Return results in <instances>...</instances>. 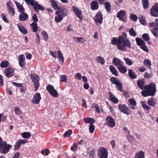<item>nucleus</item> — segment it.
Returning a JSON list of instances; mask_svg holds the SVG:
<instances>
[{
  "instance_id": "obj_29",
  "label": "nucleus",
  "mask_w": 158,
  "mask_h": 158,
  "mask_svg": "<svg viewBox=\"0 0 158 158\" xmlns=\"http://www.w3.org/2000/svg\"><path fill=\"white\" fill-rule=\"evenodd\" d=\"M144 84V81L142 80H138L137 81V85L139 88L141 89H144L145 86H144L143 85Z\"/></svg>"
},
{
  "instance_id": "obj_2",
  "label": "nucleus",
  "mask_w": 158,
  "mask_h": 158,
  "mask_svg": "<svg viewBox=\"0 0 158 158\" xmlns=\"http://www.w3.org/2000/svg\"><path fill=\"white\" fill-rule=\"evenodd\" d=\"M144 89L145 90L142 91L141 93L143 96L145 97L153 96L156 92V85L153 83H150L149 85L145 86Z\"/></svg>"
},
{
  "instance_id": "obj_57",
  "label": "nucleus",
  "mask_w": 158,
  "mask_h": 158,
  "mask_svg": "<svg viewBox=\"0 0 158 158\" xmlns=\"http://www.w3.org/2000/svg\"><path fill=\"white\" fill-rule=\"evenodd\" d=\"M7 9L8 10L9 13L12 16H13L15 14V11L14 9L12 7Z\"/></svg>"
},
{
  "instance_id": "obj_46",
  "label": "nucleus",
  "mask_w": 158,
  "mask_h": 158,
  "mask_svg": "<svg viewBox=\"0 0 158 158\" xmlns=\"http://www.w3.org/2000/svg\"><path fill=\"white\" fill-rule=\"evenodd\" d=\"M129 32L130 35L132 36L135 37L137 35L136 32L132 28H131L129 30Z\"/></svg>"
},
{
  "instance_id": "obj_20",
  "label": "nucleus",
  "mask_w": 158,
  "mask_h": 158,
  "mask_svg": "<svg viewBox=\"0 0 158 158\" xmlns=\"http://www.w3.org/2000/svg\"><path fill=\"white\" fill-rule=\"evenodd\" d=\"M28 15L23 12L19 15V19L20 21H25L28 19Z\"/></svg>"
},
{
  "instance_id": "obj_48",
  "label": "nucleus",
  "mask_w": 158,
  "mask_h": 158,
  "mask_svg": "<svg viewBox=\"0 0 158 158\" xmlns=\"http://www.w3.org/2000/svg\"><path fill=\"white\" fill-rule=\"evenodd\" d=\"M130 19L134 22H136L137 20V17L134 14H131L130 15Z\"/></svg>"
},
{
  "instance_id": "obj_21",
  "label": "nucleus",
  "mask_w": 158,
  "mask_h": 158,
  "mask_svg": "<svg viewBox=\"0 0 158 158\" xmlns=\"http://www.w3.org/2000/svg\"><path fill=\"white\" fill-rule=\"evenodd\" d=\"M17 25L19 30L22 33L24 34H26L27 33V30L23 25H21L20 23L18 24Z\"/></svg>"
},
{
  "instance_id": "obj_11",
  "label": "nucleus",
  "mask_w": 158,
  "mask_h": 158,
  "mask_svg": "<svg viewBox=\"0 0 158 158\" xmlns=\"http://www.w3.org/2000/svg\"><path fill=\"white\" fill-rule=\"evenodd\" d=\"M118 107L122 112L127 115H129L131 114V112L129 110L128 108L125 104L119 105Z\"/></svg>"
},
{
  "instance_id": "obj_3",
  "label": "nucleus",
  "mask_w": 158,
  "mask_h": 158,
  "mask_svg": "<svg viewBox=\"0 0 158 158\" xmlns=\"http://www.w3.org/2000/svg\"><path fill=\"white\" fill-rule=\"evenodd\" d=\"M68 12V10L66 8L60 7L55 13V14L57 15L55 18V21L57 23L60 22L64 18L67 16Z\"/></svg>"
},
{
  "instance_id": "obj_33",
  "label": "nucleus",
  "mask_w": 158,
  "mask_h": 158,
  "mask_svg": "<svg viewBox=\"0 0 158 158\" xmlns=\"http://www.w3.org/2000/svg\"><path fill=\"white\" fill-rule=\"evenodd\" d=\"M84 121L86 123H89L90 124H93L95 122L94 118H85L84 119Z\"/></svg>"
},
{
  "instance_id": "obj_6",
  "label": "nucleus",
  "mask_w": 158,
  "mask_h": 158,
  "mask_svg": "<svg viewBox=\"0 0 158 158\" xmlns=\"http://www.w3.org/2000/svg\"><path fill=\"white\" fill-rule=\"evenodd\" d=\"M30 76L32 81L33 83L35 88L34 90L35 91H37L40 86L39 77L38 76L36 75L31 74Z\"/></svg>"
},
{
  "instance_id": "obj_1",
  "label": "nucleus",
  "mask_w": 158,
  "mask_h": 158,
  "mask_svg": "<svg viewBox=\"0 0 158 158\" xmlns=\"http://www.w3.org/2000/svg\"><path fill=\"white\" fill-rule=\"evenodd\" d=\"M111 43L113 45H117V48L121 51L126 50V47L129 48H131V44L129 40L122 36H119L118 38H113Z\"/></svg>"
},
{
  "instance_id": "obj_22",
  "label": "nucleus",
  "mask_w": 158,
  "mask_h": 158,
  "mask_svg": "<svg viewBox=\"0 0 158 158\" xmlns=\"http://www.w3.org/2000/svg\"><path fill=\"white\" fill-rule=\"evenodd\" d=\"M112 63L115 66H120L123 63L117 57H115L113 59Z\"/></svg>"
},
{
  "instance_id": "obj_31",
  "label": "nucleus",
  "mask_w": 158,
  "mask_h": 158,
  "mask_svg": "<svg viewBox=\"0 0 158 158\" xmlns=\"http://www.w3.org/2000/svg\"><path fill=\"white\" fill-rule=\"evenodd\" d=\"M109 69L111 73L115 76H118V72L114 67L112 65H110L109 67Z\"/></svg>"
},
{
  "instance_id": "obj_23",
  "label": "nucleus",
  "mask_w": 158,
  "mask_h": 158,
  "mask_svg": "<svg viewBox=\"0 0 158 158\" xmlns=\"http://www.w3.org/2000/svg\"><path fill=\"white\" fill-rule=\"evenodd\" d=\"M108 94L110 96V100L114 103H117L118 102V100L111 92H108Z\"/></svg>"
},
{
  "instance_id": "obj_49",
  "label": "nucleus",
  "mask_w": 158,
  "mask_h": 158,
  "mask_svg": "<svg viewBox=\"0 0 158 158\" xmlns=\"http://www.w3.org/2000/svg\"><path fill=\"white\" fill-rule=\"evenodd\" d=\"M141 104L142 107L145 109L147 110L151 109V108L147 105L144 102H142Z\"/></svg>"
},
{
  "instance_id": "obj_35",
  "label": "nucleus",
  "mask_w": 158,
  "mask_h": 158,
  "mask_svg": "<svg viewBox=\"0 0 158 158\" xmlns=\"http://www.w3.org/2000/svg\"><path fill=\"white\" fill-rule=\"evenodd\" d=\"M142 3L144 9H147L148 8L149 6L148 0H142Z\"/></svg>"
},
{
  "instance_id": "obj_41",
  "label": "nucleus",
  "mask_w": 158,
  "mask_h": 158,
  "mask_svg": "<svg viewBox=\"0 0 158 158\" xmlns=\"http://www.w3.org/2000/svg\"><path fill=\"white\" fill-rule=\"evenodd\" d=\"M73 39L75 41L78 42L84 43L85 41V40L83 37H73Z\"/></svg>"
},
{
  "instance_id": "obj_40",
  "label": "nucleus",
  "mask_w": 158,
  "mask_h": 158,
  "mask_svg": "<svg viewBox=\"0 0 158 158\" xmlns=\"http://www.w3.org/2000/svg\"><path fill=\"white\" fill-rule=\"evenodd\" d=\"M58 58L61 63L63 64L64 62V58L63 55L60 50H58L57 52Z\"/></svg>"
},
{
  "instance_id": "obj_27",
  "label": "nucleus",
  "mask_w": 158,
  "mask_h": 158,
  "mask_svg": "<svg viewBox=\"0 0 158 158\" xmlns=\"http://www.w3.org/2000/svg\"><path fill=\"white\" fill-rule=\"evenodd\" d=\"M118 69L122 73H125L127 72L126 68L123 65V64L120 66L117 67Z\"/></svg>"
},
{
  "instance_id": "obj_60",
  "label": "nucleus",
  "mask_w": 158,
  "mask_h": 158,
  "mask_svg": "<svg viewBox=\"0 0 158 158\" xmlns=\"http://www.w3.org/2000/svg\"><path fill=\"white\" fill-rule=\"evenodd\" d=\"M32 20L34 21L33 23H36L38 21V19L36 15L35 14H33V16H32Z\"/></svg>"
},
{
  "instance_id": "obj_54",
  "label": "nucleus",
  "mask_w": 158,
  "mask_h": 158,
  "mask_svg": "<svg viewBox=\"0 0 158 158\" xmlns=\"http://www.w3.org/2000/svg\"><path fill=\"white\" fill-rule=\"evenodd\" d=\"M139 19L140 23L143 25L146 24L145 20V18L143 16L141 17H139Z\"/></svg>"
},
{
  "instance_id": "obj_47",
  "label": "nucleus",
  "mask_w": 158,
  "mask_h": 158,
  "mask_svg": "<svg viewBox=\"0 0 158 158\" xmlns=\"http://www.w3.org/2000/svg\"><path fill=\"white\" fill-rule=\"evenodd\" d=\"M105 9L106 10V11L107 12L110 13V4L108 2H107L105 3Z\"/></svg>"
},
{
  "instance_id": "obj_8",
  "label": "nucleus",
  "mask_w": 158,
  "mask_h": 158,
  "mask_svg": "<svg viewBox=\"0 0 158 158\" xmlns=\"http://www.w3.org/2000/svg\"><path fill=\"white\" fill-rule=\"evenodd\" d=\"M135 40L137 44L140 47V48L146 52H147L148 51V49L143 41L138 38H136Z\"/></svg>"
},
{
  "instance_id": "obj_14",
  "label": "nucleus",
  "mask_w": 158,
  "mask_h": 158,
  "mask_svg": "<svg viewBox=\"0 0 158 158\" xmlns=\"http://www.w3.org/2000/svg\"><path fill=\"white\" fill-rule=\"evenodd\" d=\"M107 125L111 127H113L115 126V121L114 119L111 116H108L106 118Z\"/></svg>"
},
{
  "instance_id": "obj_43",
  "label": "nucleus",
  "mask_w": 158,
  "mask_h": 158,
  "mask_svg": "<svg viewBox=\"0 0 158 158\" xmlns=\"http://www.w3.org/2000/svg\"><path fill=\"white\" fill-rule=\"evenodd\" d=\"M129 106H136V102L135 100L133 98H130L128 100Z\"/></svg>"
},
{
  "instance_id": "obj_10",
  "label": "nucleus",
  "mask_w": 158,
  "mask_h": 158,
  "mask_svg": "<svg viewBox=\"0 0 158 158\" xmlns=\"http://www.w3.org/2000/svg\"><path fill=\"white\" fill-rule=\"evenodd\" d=\"M98 155L100 158H107L108 152L104 148H101L98 151Z\"/></svg>"
},
{
  "instance_id": "obj_16",
  "label": "nucleus",
  "mask_w": 158,
  "mask_h": 158,
  "mask_svg": "<svg viewBox=\"0 0 158 158\" xmlns=\"http://www.w3.org/2000/svg\"><path fill=\"white\" fill-rule=\"evenodd\" d=\"M73 12L75 13L77 16L80 19H82V16L81 11L77 7L75 6H73L72 7Z\"/></svg>"
},
{
  "instance_id": "obj_5",
  "label": "nucleus",
  "mask_w": 158,
  "mask_h": 158,
  "mask_svg": "<svg viewBox=\"0 0 158 158\" xmlns=\"http://www.w3.org/2000/svg\"><path fill=\"white\" fill-rule=\"evenodd\" d=\"M12 146L10 144H7L6 142L3 141L1 138L0 137V152L3 154L7 153L9 149Z\"/></svg>"
},
{
  "instance_id": "obj_51",
  "label": "nucleus",
  "mask_w": 158,
  "mask_h": 158,
  "mask_svg": "<svg viewBox=\"0 0 158 158\" xmlns=\"http://www.w3.org/2000/svg\"><path fill=\"white\" fill-rule=\"evenodd\" d=\"M60 80L63 82H66L67 81V77L65 75H60Z\"/></svg>"
},
{
  "instance_id": "obj_32",
  "label": "nucleus",
  "mask_w": 158,
  "mask_h": 158,
  "mask_svg": "<svg viewBox=\"0 0 158 158\" xmlns=\"http://www.w3.org/2000/svg\"><path fill=\"white\" fill-rule=\"evenodd\" d=\"M151 31L154 36L158 37V27H155L151 29Z\"/></svg>"
},
{
  "instance_id": "obj_59",
  "label": "nucleus",
  "mask_w": 158,
  "mask_h": 158,
  "mask_svg": "<svg viewBox=\"0 0 158 158\" xmlns=\"http://www.w3.org/2000/svg\"><path fill=\"white\" fill-rule=\"evenodd\" d=\"M92 107L93 108H95V109L98 113H100V109L98 105L97 104H94L92 106Z\"/></svg>"
},
{
  "instance_id": "obj_50",
  "label": "nucleus",
  "mask_w": 158,
  "mask_h": 158,
  "mask_svg": "<svg viewBox=\"0 0 158 158\" xmlns=\"http://www.w3.org/2000/svg\"><path fill=\"white\" fill-rule=\"evenodd\" d=\"M41 35L43 37L44 40L45 41H47L48 38V35L47 33L45 31H43L41 33Z\"/></svg>"
},
{
  "instance_id": "obj_58",
  "label": "nucleus",
  "mask_w": 158,
  "mask_h": 158,
  "mask_svg": "<svg viewBox=\"0 0 158 158\" xmlns=\"http://www.w3.org/2000/svg\"><path fill=\"white\" fill-rule=\"evenodd\" d=\"M123 130L125 132V133L127 134V135L128 136V137L132 138V136L131 135H130V132L129 131V130L126 127H125L123 128Z\"/></svg>"
},
{
  "instance_id": "obj_18",
  "label": "nucleus",
  "mask_w": 158,
  "mask_h": 158,
  "mask_svg": "<svg viewBox=\"0 0 158 158\" xmlns=\"http://www.w3.org/2000/svg\"><path fill=\"white\" fill-rule=\"evenodd\" d=\"M41 99V97L40 93H36L34 95L32 102L34 104H39Z\"/></svg>"
},
{
  "instance_id": "obj_36",
  "label": "nucleus",
  "mask_w": 158,
  "mask_h": 158,
  "mask_svg": "<svg viewBox=\"0 0 158 158\" xmlns=\"http://www.w3.org/2000/svg\"><path fill=\"white\" fill-rule=\"evenodd\" d=\"M143 64L145 66L148 67L149 69L150 68L151 65V61L148 59H145L143 62Z\"/></svg>"
},
{
  "instance_id": "obj_28",
  "label": "nucleus",
  "mask_w": 158,
  "mask_h": 158,
  "mask_svg": "<svg viewBox=\"0 0 158 158\" xmlns=\"http://www.w3.org/2000/svg\"><path fill=\"white\" fill-rule=\"evenodd\" d=\"M15 3L19 12L22 13L24 12V9L22 5L16 2H15Z\"/></svg>"
},
{
  "instance_id": "obj_13",
  "label": "nucleus",
  "mask_w": 158,
  "mask_h": 158,
  "mask_svg": "<svg viewBox=\"0 0 158 158\" xmlns=\"http://www.w3.org/2000/svg\"><path fill=\"white\" fill-rule=\"evenodd\" d=\"M4 73L6 77H11L14 74V69L11 67L6 69H5Z\"/></svg>"
},
{
  "instance_id": "obj_24",
  "label": "nucleus",
  "mask_w": 158,
  "mask_h": 158,
  "mask_svg": "<svg viewBox=\"0 0 158 158\" xmlns=\"http://www.w3.org/2000/svg\"><path fill=\"white\" fill-rule=\"evenodd\" d=\"M91 8L93 10H96L98 8V4L96 1H93L90 4Z\"/></svg>"
},
{
  "instance_id": "obj_37",
  "label": "nucleus",
  "mask_w": 158,
  "mask_h": 158,
  "mask_svg": "<svg viewBox=\"0 0 158 158\" xmlns=\"http://www.w3.org/2000/svg\"><path fill=\"white\" fill-rule=\"evenodd\" d=\"M97 62L102 64H104L105 63V61L103 58L100 56H98L96 59Z\"/></svg>"
},
{
  "instance_id": "obj_53",
  "label": "nucleus",
  "mask_w": 158,
  "mask_h": 158,
  "mask_svg": "<svg viewBox=\"0 0 158 158\" xmlns=\"http://www.w3.org/2000/svg\"><path fill=\"white\" fill-rule=\"evenodd\" d=\"M72 131L71 130H69L66 131L64 135V137H69L72 134Z\"/></svg>"
},
{
  "instance_id": "obj_45",
  "label": "nucleus",
  "mask_w": 158,
  "mask_h": 158,
  "mask_svg": "<svg viewBox=\"0 0 158 158\" xmlns=\"http://www.w3.org/2000/svg\"><path fill=\"white\" fill-rule=\"evenodd\" d=\"M23 137L25 139H28L30 137L31 134L28 132H24L21 134Z\"/></svg>"
},
{
  "instance_id": "obj_63",
  "label": "nucleus",
  "mask_w": 158,
  "mask_h": 158,
  "mask_svg": "<svg viewBox=\"0 0 158 158\" xmlns=\"http://www.w3.org/2000/svg\"><path fill=\"white\" fill-rule=\"evenodd\" d=\"M1 17L3 20L6 23H8V21L7 19L6 15L3 14H2L1 15Z\"/></svg>"
},
{
  "instance_id": "obj_19",
  "label": "nucleus",
  "mask_w": 158,
  "mask_h": 158,
  "mask_svg": "<svg viewBox=\"0 0 158 158\" xmlns=\"http://www.w3.org/2000/svg\"><path fill=\"white\" fill-rule=\"evenodd\" d=\"M19 66L22 68L24 66L25 64V59L23 54L20 55L19 56Z\"/></svg>"
},
{
  "instance_id": "obj_44",
  "label": "nucleus",
  "mask_w": 158,
  "mask_h": 158,
  "mask_svg": "<svg viewBox=\"0 0 158 158\" xmlns=\"http://www.w3.org/2000/svg\"><path fill=\"white\" fill-rule=\"evenodd\" d=\"M126 64L129 66H131L133 64L132 60L128 58L124 57L123 58Z\"/></svg>"
},
{
  "instance_id": "obj_56",
  "label": "nucleus",
  "mask_w": 158,
  "mask_h": 158,
  "mask_svg": "<svg viewBox=\"0 0 158 158\" xmlns=\"http://www.w3.org/2000/svg\"><path fill=\"white\" fill-rule=\"evenodd\" d=\"M82 77L81 74L80 73H76L74 75V78L76 79H78L79 80H81Z\"/></svg>"
},
{
  "instance_id": "obj_12",
  "label": "nucleus",
  "mask_w": 158,
  "mask_h": 158,
  "mask_svg": "<svg viewBox=\"0 0 158 158\" xmlns=\"http://www.w3.org/2000/svg\"><path fill=\"white\" fill-rule=\"evenodd\" d=\"M150 14L152 16L158 17V3H156L152 6L150 10Z\"/></svg>"
},
{
  "instance_id": "obj_52",
  "label": "nucleus",
  "mask_w": 158,
  "mask_h": 158,
  "mask_svg": "<svg viewBox=\"0 0 158 158\" xmlns=\"http://www.w3.org/2000/svg\"><path fill=\"white\" fill-rule=\"evenodd\" d=\"M142 38L146 41H148L150 39V37L149 35L147 33H144L143 34Z\"/></svg>"
},
{
  "instance_id": "obj_7",
  "label": "nucleus",
  "mask_w": 158,
  "mask_h": 158,
  "mask_svg": "<svg viewBox=\"0 0 158 158\" xmlns=\"http://www.w3.org/2000/svg\"><path fill=\"white\" fill-rule=\"evenodd\" d=\"M110 80L112 84L116 85L117 88L119 90L122 91L123 90V87L119 79L116 77H112L110 78Z\"/></svg>"
},
{
  "instance_id": "obj_30",
  "label": "nucleus",
  "mask_w": 158,
  "mask_h": 158,
  "mask_svg": "<svg viewBox=\"0 0 158 158\" xmlns=\"http://www.w3.org/2000/svg\"><path fill=\"white\" fill-rule=\"evenodd\" d=\"M135 157V158H145L144 154L143 151H139L136 154Z\"/></svg>"
},
{
  "instance_id": "obj_26",
  "label": "nucleus",
  "mask_w": 158,
  "mask_h": 158,
  "mask_svg": "<svg viewBox=\"0 0 158 158\" xmlns=\"http://www.w3.org/2000/svg\"><path fill=\"white\" fill-rule=\"evenodd\" d=\"M126 15L125 12L124 11L121 10L118 14L117 15V17L119 18L120 20L123 21V17Z\"/></svg>"
},
{
  "instance_id": "obj_64",
  "label": "nucleus",
  "mask_w": 158,
  "mask_h": 158,
  "mask_svg": "<svg viewBox=\"0 0 158 158\" xmlns=\"http://www.w3.org/2000/svg\"><path fill=\"white\" fill-rule=\"evenodd\" d=\"M50 53L54 58L57 57V53L56 52L54 51H50Z\"/></svg>"
},
{
  "instance_id": "obj_25",
  "label": "nucleus",
  "mask_w": 158,
  "mask_h": 158,
  "mask_svg": "<svg viewBox=\"0 0 158 158\" xmlns=\"http://www.w3.org/2000/svg\"><path fill=\"white\" fill-rule=\"evenodd\" d=\"M156 103V100L154 98H151L148 101V104L150 106L155 107Z\"/></svg>"
},
{
  "instance_id": "obj_42",
  "label": "nucleus",
  "mask_w": 158,
  "mask_h": 158,
  "mask_svg": "<svg viewBox=\"0 0 158 158\" xmlns=\"http://www.w3.org/2000/svg\"><path fill=\"white\" fill-rule=\"evenodd\" d=\"M30 26L32 27L33 31L34 32L37 31L38 29L37 23H32L30 24Z\"/></svg>"
},
{
  "instance_id": "obj_38",
  "label": "nucleus",
  "mask_w": 158,
  "mask_h": 158,
  "mask_svg": "<svg viewBox=\"0 0 158 158\" xmlns=\"http://www.w3.org/2000/svg\"><path fill=\"white\" fill-rule=\"evenodd\" d=\"M51 3L52 7L55 10H59L60 7L58 6L57 2L54 0H51Z\"/></svg>"
},
{
  "instance_id": "obj_61",
  "label": "nucleus",
  "mask_w": 158,
  "mask_h": 158,
  "mask_svg": "<svg viewBox=\"0 0 158 158\" xmlns=\"http://www.w3.org/2000/svg\"><path fill=\"white\" fill-rule=\"evenodd\" d=\"M95 155V151L92 150L89 153V156L90 158H94Z\"/></svg>"
},
{
  "instance_id": "obj_17",
  "label": "nucleus",
  "mask_w": 158,
  "mask_h": 158,
  "mask_svg": "<svg viewBox=\"0 0 158 158\" xmlns=\"http://www.w3.org/2000/svg\"><path fill=\"white\" fill-rule=\"evenodd\" d=\"M28 142V141L26 139H20L18 140L14 145L15 149L18 150L21 147V145Z\"/></svg>"
},
{
  "instance_id": "obj_4",
  "label": "nucleus",
  "mask_w": 158,
  "mask_h": 158,
  "mask_svg": "<svg viewBox=\"0 0 158 158\" xmlns=\"http://www.w3.org/2000/svg\"><path fill=\"white\" fill-rule=\"evenodd\" d=\"M25 1L26 3L32 6L37 12H38L39 10H40L42 11L44 10V7L38 4L37 2L34 0H25Z\"/></svg>"
},
{
  "instance_id": "obj_62",
  "label": "nucleus",
  "mask_w": 158,
  "mask_h": 158,
  "mask_svg": "<svg viewBox=\"0 0 158 158\" xmlns=\"http://www.w3.org/2000/svg\"><path fill=\"white\" fill-rule=\"evenodd\" d=\"M15 112L16 114L17 115H19L21 113V111L18 108L15 107Z\"/></svg>"
},
{
  "instance_id": "obj_9",
  "label": "nucleus",
  "mask_w": 158,
  "mask_h": 158,
  "mask_svg": "<svg viewBox=\"0 0 158 158\" xmlns=\"http://www.w3.org/2000/svg\"><path fill=\"white\" fill-rule=\"evenodd\" d=\"M46 89L52 96L54 97H57L58 94V92L57 91L54 89L53 86L49 85L47 86Z\"/></svg>"
},
{
  "instance_id": "obj_15",
  "label": "nucleus",
  "mask_w": 158,
  "mask_h": 158,
  "mask_svg": "<svg viewBox=\"0 0 158 158\" xmlns=\"http://www.w3.org/2000/svg\"><path fill=\"white\" fill-rule=\"evenodd\" d=\"M94 19L95 22L98 23L102 24V13L100 12H98L95 16L94 17Z\"/></svg>"
},
{
  "instance_id": "obj_55",
  "label": "nucleus",
  "mask_w": 158,
  "mask_h": 158,
  "mask_svg": "<svg viewBox=\"0 0 158 158\" xmlns=\"http://www.w3.org/2000/svg\"><path fill=\"white\" fill-rule=\"evenodd\" d=\"M89 131L90 133H93L95 129L94 125L93 124H90L89 127Z\"/></svg>"
},
{
  "instance_id": "obj_34",
  "label": "nucleus",
  "mask_w": 158,
  "mask_h": 158,
  "mask_svg": "<svg viewBox=\"0 0 158 158\" xmlns=\"http://www.w3.org/2000/svg\"><path fill=\"white\" fill-rule=\"evenodd\" d=\"M128 71L129 76L131 78L135 79L136 78V76L131 69H128Z\"/></svg>"
},
{
  "instance_id": "obj_39",
  "label": "nucleus",
  "mask_w": 158,
  "mask_h": 158,
  "mask_svg": "<svg viewBox=\"0 0 158 158\" xmlns=\"http://www.w3.org/2000/svg\"><path fill=\"white\" fill-rule=\"evenodd\" d=\"M9 66V63L7 60L2 61L0 65V66L2 68L7 67Z\"/></svg>"
}]
</instances>
